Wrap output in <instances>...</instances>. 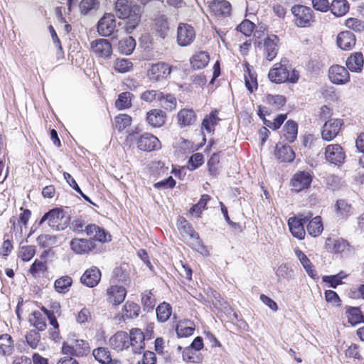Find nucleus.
<instances>
[{
	"label": "nucleus",
	"mask_w": 364,
	"mask_h": 364,
	"mask_svg": "<svg viewBox=\"0 0 364 364\" xmlns=\"http://www.w3.org/2000/svg\"><path fill=\"white\" fill-rule=\"evenodd\" d=\"M159 105L163 107L165 109L173 110L176 107V99L171 94H164L162 92V97L159 100Z\"/></svg>",
	"instance_id": "50"
},
{
	"label": "nucleus",
	"mask_w": 364,
	"mask_h": 364,
	"mask_svg": "<svg viewBox=\"0 0 364 364\" xmlns=\"http://www.w3.org/2000/svg\"><path fill=\"white\" fill-rule=\"evenodd\" d=\"M329 9L335 16H343L348 11L349 4L347 0H333Z\"/></svg>",
	"instance_id": "33"
},
{
	"label": "nucleus",
	"mask_w": 364,
	"mask_h": 364,
	"mask_svg": "<svg viewBox=\"0 0 364 364\" xmlns=\"http://www.w3.org/2000/svg\"><path fill=\"white\" fill-rule=\"evenodd\" d=\"M177 119L179 126L183 127L192 125L196 119V115L193 110L183 109L178 113Z\"/></svg>",
	"instance_id": "29"
},
{
	"label": "nucleus",
	"mask_w": 364,
	"mask_h": 364,
	"mask_svg": "<svg viewBox=\"0 0 364 364\" xmlns=\"http://www.w3.org/2000/svg\"><path fill=\"white\" fill-rule=\"evenodd\" d=\"M90 48L97 57L105 59L109 58L112 53L111 43L108 40L104 38L92 41L90 43Z\"/></svg>",
	"instance_id": "11"
},
{
	"label": "nucleus",
	"mask_w": 364,
	"mask_h": 364,
	"mask_svg": "<svg viewBox=\"0 0 364 364\" xmlns=\"http://www.w3.org/2000/svg\"><path fill=\"white\" fill-rule=\"evenodd\" d=\"M267 101L275 109H280L286 103L285 97L283 95H269L268 96H267Z\"/></svg>",
	"instance_id": "57"
},
{
	"label": "nucleus",
	"mask_w": 364,
	"mask_h": 364,
	"mask_svg": "<svg viewBox=\"0 0 364 364\" xmlns=\"http://www.w3.org/2000/svg\"><path fill=\"white\" fill-rule=\"evenodd\" d=\"M279 279L281 278L291 279L293 277V271L287 264L280 265L275 272Z\"/></svg>",
	"instance_id": "63"
},
{
	"label": "nucleus",
	"mask_w": 364,
	"mask_h": 364,
	"mask_svg": "<svg viewBox=\"0 0 364 364\" xmlns=\"http://www.w3.org/2000/svg\"><path fill=\"white\" fill-rule=\"evenodd\" d=\"M348 321L352 326L364 322V317L358 307H350L347 309Z\"/></svg>",
	"instance_id": "43"
},
{
	"label": "nucleus",
	"mask_w": 364,
	"mask_h": 364,
	"mask_svg": "<svg viewBox=\"0 0 364 364\" xmlns=\"http://www.w3.org/2000/svg\"><path fill=\"white\" fill-rule=\"evenodd\" d=\"M254 27L255 24L252 21L245 19L237 27V30L243 33L245 36H250L254 30Z\"/></svg>",
	"instance_id": "61"
},
{
	"label": "nucleus",
	"mask_w": 364,
	"mask_h": 364,
	"mask_svg": "<svg viewBox=\"0 0 364 364\" xmlns=\"http://www.w3.org/2000/svg\"><path fill=\"white\" fill-rule=\"evenodd\" d=\"M312 217V214L299 215L297 217H291L288 220V225L291 235L299 239L303 240L305 236L304 224Z\"/></svg>",
	"instance_id": "5"
},
{
	"label": "nucleus",
	"mask_w": 364,
	"mask_h": 364,
	"mask_svg": "<svg viewBox=\"0 0 364 364\" xmlns=\"http://www.w3.org/2000/svg\"><path fill=\"white\" fill-rule=\"evenodd\" d=\"M336 210L343 217H346L352 213V207L344 200H338L336 203Z\"/></svg>",
	"instance_id": "60"
},
{
	"label": "nucleus",
	"mask_w": 364,
	"mask_h": 364,
	"mask_svg": "<svg viewBox=\"0 0 364 364\" xmlns=\"http://www.w3.org/2000/svg\"><path fill=\"white\" fill-rule=\"evenodd\" d=\"M328 77L330 80L336 85H343L349 82L350 75L345 67L334 65L328 70Z\"/></svg>",
	"instance_id": "15"
},
{
	"label": "nucleus",
	"mask_w": 364,
	"mask_h": 364,
	"mask_svg": "<svg viewBox=\"0 0 364 364\" xmlns=\"http://www.w3.org/2000/svg\"><path fill=\"white\" fill-rule=\"evenodd\" d=\"M183 359L186 363L198 364L202 363L203 356L202 354L191 348H186L183 353Z\"/></svg>",
	"instance_id": "34"
},
{
	"label": "nucleus",
	"mask_w": 364,
	"mask_h": 364,
	"mask_svg": "<svg viewBox=\"0 0 364 364\" xmlns=\"http://www.w3.org/2000/svg\"><path fill=\"white\" fill-rule=\"evenodd\" d=\"M246 66L248 76L245 74V85L250 92H253V91L257 88V76L255 73L251 72L248 64H247Z\"/></svg>",
	"instance_id": "55"
},
{
	"label": "nucleus",
	"mask_w": 364,
	"mask_h": 364,
	"mask_svg": "<svg viewBox=\"0 0 364 364\" xmlns=\"http://www.w3.org/2000/svg\"><path fill=\"white\" fill-rule=\"evenodd\" d=\"M134 97L132 93L129 92H124L119 95L115 102L116 107L119 109H125L132 106V100Z\"/></svg>",
	"instance_id": "42"
},
{
	"label": "nucleus",
	"mask_w": 364,
	"mask_h": 364,
	"mask_svg": "<svg viewBox=\"0 0 364 364\" xmlns=\"http://www.w3.org/2000/svg\"><path fill=\"white\" fill-rule=\"evenodd\" d=\"M132 124V117L127 114H119L114 118L115 128L121 132L129 127Z\"/></svg>",
	"instance_id": "52"
},
{
	"label": "nucleus",
	"mask_w": 364,
	"mask_h": 364,
	"mask_svg": "<svg viewBox=\"0 0 364 364\" xmlns=\"http://www.w3.org/2000/svg\"><path fill=\"white\" fill-rule=\"evenodd\" d=\"M194 324L191 321H180L176 327V331L178 337H187L193 334Z\"/></svg>",
	"instance_id": "35"
},
{
	"label": "nucleus",
	"mask_w": 364,
	"mask_h": 364,
	"mask_svg": "<svg viewBox=\"0 0 364 364\" xmlns=\"http://www.w3.org/2000/svg\"><path fill=\"white\" fill-rule=\"evenodd\" d=\"M204 157L200 153H196L193 154L188 160V168L193 171L201 166L203 163Z\"/></svg>",
	"instance_id": "58"
},
{
	"label": "nucleus",
	"mask_w": 364,
	"mask_h": 364,
	"mask_svg": "<svg viewBox=\"0 0 364 364\" xmlns=\"http://www.w3.org/2000/svg\"><path fill=\"white\" fill-rule=\"evenodd\" d=\"M307 232L313 237H317L321 234L323 227L320 216H316L309 221L306 227Z\"/></svg>",
	"instance_id": "39"
},
{
	"label": "nucleus",
	"mask_w": 364,
	"mask_h": 364,
	"mask_svg": "<svg viewBox=\"0 0 364 364\" xmlns=\"http://www.w3.org/2000/svg\"><path fill=\"white\" fill-rule=\"evenodd\" d=\"M101 279V272L96 267L87 269L80 278L82 284L88 287L97 286Z\"/></svg>",
	"instance_id": "19"
},
{
	"label": "nucleus",
	"mask_w": 364,
	"mask_h": 364,
	"mask_svg": "<svg viewBox=\"0 0 364 364\" xmlns=\"http://www.w3.org/2000/svg\"><path fill=\"white\" fill-rule=\"evenodd\" d=\"M141 304L144 311L147 312L151 311L156 304V299L150 291H145L141 295Z\"/></svg>",
	"instance_id": "53"
},
{
	"label": "nucleus",
	"mask_w": 364,
	"mask_h": 364,
	"mask_svg": "<svg viewBox=\"0 0 364 364\" xmlns=\"http://www.w3.org/2000/svg\"><path fill=\"white\" fill-rule=\"evenodd\" d=\"M279 38L275 35H272L266 38L264 41V56L269 60H273L277 56L279 50Z\"/></svg>",
	"instance_id": "18"
},
{
	"label": "nucleus",
	"mask_w": 364,
	"mask_h": 364,
	"mask_svg": "<svg viewBox=\"0 0 364 364\" xmlns=\"http://www.w3.org/2000/svg\"><path fill=\"white\" fill-rule=\"evenodd\" d=\"M138 148L144 151H151L160 148V141L155 136L145 133L137 140Z\"/></svg>",
	"instance_id": "17"
},
{
	"label": "nucleus",
	"mask_w": 364,
	"mask_h": 364,
	"mask_svg": "<svg viewBox=\"0 0 364 364\" xmlns=\"http://www.w3.org/2000/svg\"><path fill=\"white\" fill-rule=\"evenodd\" d=\"M116 28L114 16L112 14H105L98 21L97 32L102 36H111Z\"/></svg>",
	"instance_id": "14"
},
{
	"label": "nucleus",
	"mask_w": 364,
	"mask_h": 364,
	"mask_svg": "<svg viewBox=\"0 0 364 364\" xmlns=\"http://www.w3.org/2000/svg\"><path fill=\"white\" fill-rule=\"evenodd\" d=\"M95 358L102 364H109L112 361L110 352L106 348L100 347L92 352Z\"/></svg>",
	"instance_id": "46"
},
{
	"label": "nucleus",
	"mask_w": 364,
	"mask_h": 364,
	"mask_svg": "<svg viewBox=\"0 0 364 364\" xmlns=\"http://www.w3.org/2000/svg\"><path fill=\"white\" fill-rule=\"evenodd\" d=\"M171 72V67L164 63L151 64L147 70V76L151 80L160 81L166 79Z\"/></svg>",
	"instance_id": "8"
},
{
	"label": "nucleus",
	"mask_w": 364,
	"mask_h": 364,
	"mask_svg": "<svg viewBox=\"0 0 364 364\" xmlns=\"http://www.w3.org/2000/svg\"><path fill=\"white\" fill-rule=\"evenodd\" d=\"M294 253L299 260L300 261L301 264H302L303 267L306 270V273L309 277H311L313 279L317 278V274L316 270L314 269L312 263L309 260V259L306 257V255L299 249L296 248L294 250Z\"/></svg>",
	"instance_id": "30"
},
{
	"label": "nucleus",
	"mask_w": 364,
	"mask_h": 364,
	"mask_svg": "<svg viewBox=\"0 0 364 364\" xmlns=\"http://www.w3.org/2000/svg\"><path fill=\"white\" fill-rule=\"evenodd\" d=\"M312 181V176L309 171H300L296 172L291 180V185L296 192L308 188Z\"/></svg>",
	"instance_id": "10"
},
{
	"label": "nucleus",
	"mask_w": 364,
	"mask_h": 364,
	"mask_svg": "<svg viewBox=\"0 0 364 364\" xmlns=\"http://www.w3.org/2000/svg\"><path fill=\"white\" fill-rule=\"evenodd\" d=\"M126 289L122 286H112L107 289L109 302L119 305L123 302L126 296Z\"/></svg>",
	"instance_id": "26"
},
{
	"label": "nucleus",
	"mask_w": 364,
	"mask_h": 364,
	"mask_svg": "<svg viewBox=\"0 0 364 364\" xmlns=\"http://www.w3.org/2000/svg\"><path fill=\"white\" fill-rule=\"evenodd\" d=\"M210 9L218 16H229L231 11V5L226 0H214L210 4Z\"/></svg>",
	"instance_id": "24"
},
{
	"label": "nucleus",
	"mask_w": 364,
	"mask_h": 364,
	"mask_svg": "<svg viewBox=\"0 0 364 364\" xmlns=\"http://www.w3.org/2000/svg\"><path fill=\"white\" fill-rule=\"evenodd\" d=\"M28 321L31 326H33L38 331H43L46 328V318L38 311H35L30 314Z\"/></svg>",
	"instance_id": "37"
},
{
	"label": "nucleus",
	"mask_w": 364,
	"mask_h": 364,
	"mask_svg": "<svg viewBox=\"0 0 364 364\" xmlns=\"http://www.w3.org/2000/svg\"><path fill=\"white\" fill-rule=\"evenodd\" d=\"M140 312V307L138 304L134 302L127 301L123 309L122 317L124 318H136Z\"/></svg>",
	"instance_id": "44"
},
{
	"label": "nucleus",
	"mask_w": 364,
	"mask_h": 364,
	"mask_svg": "<svg viewBox=\"0 0 364 364\" xmlns=\"http://www.w3.org/2000/svg\"><path fill=\"white\" fill-rule=\"evenodd\" d=\"M355 35L348 31H342L337 36V45L344 50H351L355 46Z\"/></svg>",
	"instance_id": "22"
},
{
	"label": "nucleus",
	"mask_w": 364,
	"mask_h": 364,
	"mask_svg": "<svg viewBox=\"0 0 364 364\" xmlns=\"http://www.w3.org/2000/svg\"><path fill=\"white\" fill-rule=\"evenodd\" d=\"M113 68L117 73H124L132 69L133 63L126 58H117L114 62Z\"/></svg>",
	"instance_id": "49"
},
{
	"label": "nucleus",
	"mask_w": 364,
	"mask_h": 364,
	"mask_svg": "<svg viewBox=\"0 0 364 364\" xmlns=\"http://www.w3.org/2000/svg\"><path fill=\"white\" fill-rule=\"evenodd\" d=\"M129 337V343L132 346L133 351L135 353H139L145 345L143 332L139 328H133L130 331Z\"/></svg>",
	"instance_id": "21"
},
{
	"label": "nucleus",
	"mask_w": 364,
	"mask_h": 364,
	"mask_svg": "<svg viewBox=\"0 0 364 364\" xmlns=\"http://www.w3.org/2000/svg\"><path fill=\"white\" fill-rule=\"evenodd\" d=\"M14 349L12 337L7 334L0 336V355L9 356L12 354Z\"/></svg>",
	"instance_id": "32"
},
{
	"label": "nucleus",
	"mask_w": 364,
	"mask_h": 364,
	"mask_svg": "<svg viewBox=\"0 0 364 364\" xmlns=\"http://www.w3.org/2000/svg\"><path fill=\"white\" fill-rule=\"evenodd\" d=\"M284 136L287 141L291 143L297 137L298 126L297 124L292 120H289L285 124L284 128Z\"/></svg>",
	"instance_id": "36"
},
{
	"label": "nucleus",
	"mask_w": 364,
	"mask_h": 364,
	"mask_svg": "<svg viewBox=\"0 0 364 364\" xmlns=\"http://www.w3.org/2000/svg\"><path fill=\"white\" fill-rule=\"evenodd\" d=\"M274 154L282 162H291L295 157L294 152L289 146L281 144L276 145Z\"/></svg>",
	"instance_id": "27"
},
{
	"label": "nucleus",
	"mask_w": 364,
	"mask_h": 364,
	"mask_svg": "<svg viewBox=\"0 0 364 364\" xmlns=\"http://www.w3.org/2000/svg\"><path fill=\"white\" fill-rule=\"evenodd\" d=\"M85 220L82 218V216L77 217L75 218L70 223V228L76 232H85L84 227H85Z\"/></svg>",
	"instance_id": "64"
},
{
	"label": "nucleus",
	"mask_w": 364,
	"mask_h": 364,
	"mask_svg": "<svg viewBox=\"0 0 364 364\" xmlns=\"http://www.w3.org/2000/svg\"><path fill=\"white\" fill-rule=\"evenodd\" d=\"M157 319L161 322L166 321L171 316L172 308L168 303L163 302L156 308Z\"/></svg>",
	"instance_id": "45"
},
{
	"label": "nucleus",
	"mask_w": 364,
	"mask_h": 364,
	"mask_svg": "<svg viewBox=\"0 0 364 364\" xmlns=\"http://www.w3.org/2000/svg\"><path fill=\"white\" fill-rule=\"evenodd\" d=\"M115 13L119 18H127L126 29L131 32L140 21V7L128 0H117L115 4Z\"/></svg>",
	"instance_id": "1"
},
{
	"label": "nucleus",
	"mask_w": 364,
	"mask_h": 364,
	"mask_svg": "<svg viewBox=\"0 0 364 364\" xmlns=\"http://www.w3.org/2000/svg\"><path fill=\"white\" fill-rule=\"evenodd\" d=\"M218 112L215 109L210 114L206 115L203 120L202 127L208 133L211 132L212 128L218 124L220 119L218 117Z\"/></svg>",
	"instance_id": "47"
},
{
	"label": "nucleus",
	"mask_w": 364,
	"mask_h": 364,
	"mask_svg": "<svg viewBox=\"0 0 364 364\" xmlns=\"http://www.w3.org/2000/svg\"><path fill=\"white\" fill-rule=\"evenodd\" d=\"M286 60H281L275 63L268 73L269 79L274 83L284 82L296 83L299 78V72L292 69L291 65L285 63Z\"/></svg>",
	"instance_id": "2"
},
{
	"label": "nucleus",
	"mask_w": 364,
	"mask_h": 364,
	"mask_svg": "<svg viewBox=\"0 0 364 364\" xmlns=\"http://www.w3.org/2000/svg\"><path fill=\"white\" fill-rule=\"evenodd\" d=\"M287 119V114H281L278 115L273 122L269 120H264V124L269 127L270 129H272L274 130L278 129L281 125L284 123V120Z\"/></svg>",
	"instance_id": "62"
},
{
	"label": "nucleus",
	"mask_w": 364,
	"mask_h": 364,
	"mask_svg": "<svg viewBox=\"0 0 364 364\" xmlns=\"http://www.w3.org/2000/svg\"><path fill=\"white\" fill-rule=\"evenodd\" d=\"M73 284V279L69 276H63L55 280V289L61 294L67 293Z\"/></svg>",
	"instance_id": "41"
},
{
	"label": "nucleus",
	"mask_w": 364,
	"mask_h": 364,
	"mask_svg": "<svg viewBox=\"0 0 364 364\" xmlns=\"http://www.w3.org/2000/svg\"><path fill=\"white\" fill-rule=\"evenodd\" d=\"M156 29L159 36L165 38L169 30L168 21L164 18L158 19L156 23Z\"/></svg>",
	"instance_id": "59"
},
{
	"label": "nucleus",
	"mask_w": 364,
	"mask_h": 364,
	"mask_svg": "<svg viewBox=\"0 0 364 364\" xmlns=\"http://www.w3.org/2000/svg\"><path fill=\"white\" fill-rule=\"evenodd\" d=\"M85 232L90 240L100 242L111 241V235L105 229L95 224H90L85 226Z\"/></svg>",
	"instance_id": "16"
},
{
	"label": "nucleus",
	"mask_w": 364,
	"mask_h": 364,
	"mask_svg": "<svg viewBox=\"0 0 364 364\" xmlns=\"http://www.w3.org/2000/svg\"><path fill=\"white\" fill-rule=\"evenodd\" d=\"M166 114L161 109H154L146 114L147 122L154 127H160L165 123Z\"/></svg>",
	"instance_id": "28"
},
{
	"label": "nucleus",
	"mask_w": 364,
	"mask_h": 364,
	"mask_svg": "<svg viewBox=\"0 0 364 364\" xmlns=\"http://www.w3.org/2000/svg\"><path fill=\"white\" fill-rule=\"evenodd\" d=\"M343 121L339 119H331L325 122L322 127V139L326 141L333 139L339 133Z\"/></svg>",
	"instance_id": "13"
},
{
	"label": "nucleus",
	"mask_w": 364,
	"mask_h": 364,
	"mask_svg": "<svg viewBox=\"0 0 364 364\" xmlns=\"http://www.w3.org/2000/svg\"><path fill=\"white\" fill-rule=\"evenodd\" d=\"M181 219L183 220L178 226L181 235L193 249L203 253L205 251V247L200 240L198 234L183 218Z\"/></svg>",
	"instance_id": "4"
},
{
	"label": "nucleus",
	"mask_w": 364,
	"mask_h": 364,
	"mask_svg": "<svg viewBox=\"0 0 364 364\" xmlns=\"http://www.w3.org/2000/svg\"><path fill=\"white\" fill-rule=\"evenodd\" d=\"M196 38L193 28L187 23H180L177 28V43L180 46L191 44Z\"/></svg>",
	"instance_id": "9"
},
{
	"label": "nucleus",
	"mask_w": 364,
	"mask_h": 364,
	"mask_svg": "<svg viewBox=\"0 0 364 364\" xmlns=\"http://www.w3.org/2000/svg\"><path fill=\"white\" fill-rule=\"evenodd\" d=\"M62 352L65 355L80 357L87 355L90 348L88 343L83 340H71L63 343Z\"/></svg>",
	"instance_id": "6"
},
{
	"label": "nucleus",
	"mask_w": 364,
	"mask_h": 364,
	"mask_svg": "<svg viewBox=\"0 0 364 364\" xmlns=\"http://www.w3.org/2000/svg\"><path fill=\"white\" fill-rule=\"evenodd\" d=\"M345 26L350 30L357 33L364 31V21L357 18H348L345 21Z\"/></svg>",
	"instance_id": "54"
},
{
	"label": "nucleus",
	"mask_w": 364,
	"mask_h": 364,
	"mask_svg": "<svg viewBox=\"0 0 364 364\" xmlns=\"http://www.w3.org/2000/svg\"><path fill=\"white\" fill-rule=\"evenodd\" d=\"M70 248L76 254H85L91 251L94 247V243L91 240L74 238L70 241Z\"/></svg>",
	"instance_id": "20"
},
{
	"label": "nucleus",
	"mask_w": 364,
	"mask_h": 364,
	"mask_svg": "<svg viewBox=\"0 0 364 364\" xmlns=\"http://www.w3.org/2000/svg\"><path fill=\"white\" fill-rule=\"evenodd\" d=\"M25 338L27 345L31 349H37L41 345V335L36 330L33 329L27 332Z\"/></svg>",
	"instance_id": "48"
},
{
	"label": "nucleus",
	"mask_w": 364,
	"mask_h": 364,
	"mask_svg": "<svg viewBox=\"0 0 364 364\" xmlns=\"http://www.w3.org/2000/svg\"><path fill=\"white\" fill-rule=\"evenodd\" d=\"M162 97V92L155 90H149L141 94L140 99L146 102H158Z\"/></svg>",
	"instance_id": "51"
},
{
	"label": "nucleus",
	"mask_w": 364,
	"mask_h": 364,
	"mask_svg": "<svg viewBox=\"0 0 364 364\" xmlns=\"http://www.w3.org/2000/svg\"><path fill=\"white\" fill-rule=\"evenodd\" d=\"M325 158L331 164L340 165L343 163L346 155L339 144H330L325 149Z\"/></svg>",
	"instance_id": "12"
},
{
	"label": "nucleus",
	"mask_w": 364,
	"mask_h": 364,
	"mask_svg": "<svg viewBox=\"0 0 364 364\" xmlns=\"http://www.w3.org/2000/svg\"><path fill=\"white\" fill-rule=\"evenodd\" d=\"M99 0H82L79 4L80 13L83 15L91 14L98 10Z\"/></svg>",
	"instance_id": "38"
},
{
	"label": "nucleus",
	"mask_w": 364,
	"mask_h": 364,
	"mask_svg": "<svg viewBox=\"0 0 364 364\" xmlns=\"http://www.w3.org/2000/svg\"><path fill=\"white\" fill-rule=\"evenodd\" d=\"M129 334L125 331H118L109 339L110 346L117 350H122L129 346Z\"/></svg>",
	"instance_id": "23"
},
{
	"label": "nucleus",
	"mask_w": 364,
	"mask_h": 364,
	"mask_svg": "<svg viewBox=\"0 0 364 364\" xmlns=\"http://www.w3.org/2000/svg\"><path fill=\"white\" fill-rule=\"evenodd\" d=\"M135 46L136 41L131 36L120 40L118 43L119 52L124 55H130L134 50Z\"/></svg>",
	"instance_id": "40"
},
{
	"label": "nucleus",
	"mask_w": 364,
	"mask_h": 364,
	"mask_svg": "<svg viewBox=\"0 0 364 364\" xmlns=\"http://www.w3.org/2000/svg\"><path fill=\"white\" fill-rule=\"evenodd\" d=\"M36 253V247L33 245L22 246L18 251V257L23 261H30Z\"/></svg>",
	"instance_id": "56"
},
{
	"label": "nucleus",
	"mask_w": 364,
	"mask_h": 364,
	"mask_svg": "<svg viewBox=\"0 0 364 364\" xmlns=\"http://www.w3.org/2000/svg\"><path fill=\"white\" fill-rule=\"evenodd\" d=\"M209 55L205 51L196 53L191 58L190 62L193 69L204 68L209 63Z\"/></svg>",
	"instance_id": "31"
},
{
	"label": "nucleus",
	"mask_w": 364,
	"mask_h": 364,
	"mask_svg": "<svg viewBox=\"0 0 364 364\" xmlns=\"http://www.w3.org/2000/svg\"><path fill=\"white\" fill-rule=\"evenodd\" d=\"M363 55L360 52L352 53L346 60V66L351 72L360 73L363 70Z\"/></svg>",
	"instance_id": "25"
},
{
	"label": "nucleus",
	"mask_w": 364,
	"mask_h": 364,
	"mask_svg": "<svg viewBox=\"0 0 364 364\" xmlns=\"http://www.w3.org/2000/svg\"><path fill=\"white\" fill-rule=\"evenodd\" d=\"M295 24L299 27H307L313 20V11L304 5H295L291 8Z\"/></svg>",
	"instance_id": "7"
},
{
	"label": "nucleus",
	"mask_w": 364,
	"mask_h": 364,
	"mask_svg": "<svg viewBox=\"0 0 364 364\" xmlns=\"http://www.w3.org/2000/svg\"><path fill=\"white\" fill-rule=\"evenodd\" d=\"M69 219L63 210L54 208L43 215L38 225H41L44 222L48 221V225L53 230H63L67 228Z\"/></svg>",
	"instance_id": "3"
}]
</instances>
